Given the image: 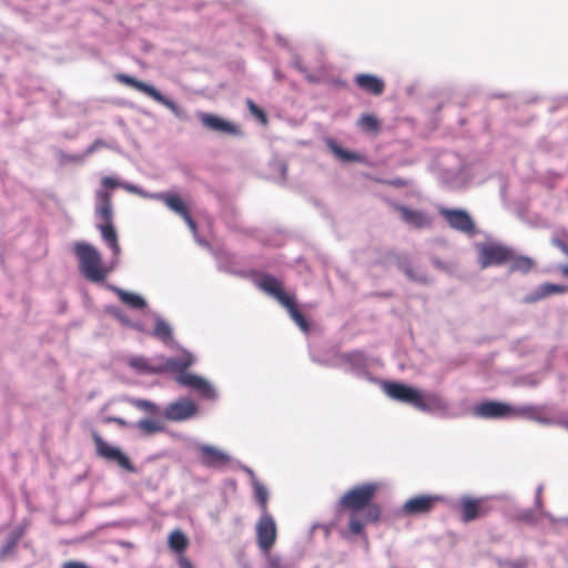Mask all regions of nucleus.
Segmentation results:
<instances>
[{
    "label": "nucleus",
    "instance_id": "f257e3e1",
    "mask_svg": "<svg viewBox=\"0 0 568 568\" xmlns=\"http://www.w3.org/2000/svg\"><path fill=\"white\" fill-rule=\"evenodd\" d=\"M377 485L366 483L347 490L339 499L338 507L349 511L348 528L353 535H362L368 523H377L382 509L377 504L372 503Z\"/></svg>",
    "mask_w": 568,
    "mask_h": 568
},
{
    "label": "nucleus",
    "instance_id": "7ed1b4c3",
    "mask_svg": "<svg viewBox=\"0 0 568 568\" xmlns=\"http://www.w3.org/2000/svg\"><path fill=\"white\" fill-rule=\"evenodd\" d=\"M256 286L276 301L287 310L292 320L305 333L308 332L310 325L304 315L298 310L294 295L287 294L280 280L271 274H262L256 281Z\"/></svg>",
    "mask_w": 568,
    "mask_h": 568
},
{
    "label": "nucleus",
    "instance_id": "423d86ee",
    "mask_svg": "<svg viewBox=\"0 0 568 568\" xmlns=\"http://www.w3.org/2000/svg\"><path fill=\"white\" fill-rule=\"evenodd\" d=\"M458 510L463 523H470L478 518L486 517L491 510L489 497L463 496L459 499Z\"/></svg>",
    "mask_w": 568,
    "mask_h": 568
},
{
    "label": "nucleus",
    "instance_id": "f8f14e48",
    "mask_svg": "<svg viewBox=\"0 0 568 568\" xmlns=\"http://www.w3.org/2000/svg\"><path fill=\"white\" fill-rule=\"evenodd\" d=\"M517 414V408L500 402L487 400L475 407V415L481 418H505Z\"/></svg>",
    "mask_w": 568,
    "mask_h": 568
},
{
    "label": "nucleus",
    "instance_id": "a19ab883",
    "mask_svg": "<svg viewBox=\"0 0 568 568\" xmlns=\"http://www.w3.org/2000/svg\"><path fill=\"white\" fill-rule=\"evenodd\" d=\"M186 225L190 227L191 232L195 235L197 233V225L196 222L192 219L191 214L189 213L184 217H182Z\"/></svg>",
    "mask_w": 568,
    "mask_h": 568
},
{
    "label": "nucleus",
    "instance_id": "cd10ccee",
    "mask_svg": "<svg viewBox=\"0 0 568 568\" xmlns=\"http://www.w3.org/2000/svg\"><path fill=\"white\" fill-rule=\"evenodd\" d=\"M136 427L145 436H151L165 429L162 422L149 418L139 420Z\"/></svg>",
    "mask_w": 568,
    "mask_h": 568
},
{
    "label": "nucleus",
    "instance_id": "7c9ffc66",
    "mask_svg": "<svg viewBox=\"0 0 568 568\" xmlns=\"http://www.w3.org/2000/svg\"><path fill=\"white\" fill-rule=\"evenodd\" d=\"M129 365L140 373H151V374L160 373L159 366L150 365L148 359L144 357H132L129 361Z\"/></svg>",
    "mask_w": 568,
    "mask_h": 568
},
{
    "label": "nucleus",
    "instance_id": "b1692460",
    "mask_svg": "<svg viewBox=\"0 0 568 568\" xmlns=\"http://www.w3.org/2000/svg\"><path fill=\"white\" fill-rule=\"evenodd\" d=\"M102 239L110 246L115 255L120 253V245L118 242V234L112 223H101L99 225Z\"/></svg>",
    "mask_w": 568,
    "mask_h": 568
},
{
    "label": "nucleus",
    "instance_id": "4c0bfd02",
    "mask_svg": "<svg viewBox=\"0 0 568 568\" xmlns=\"http://www.w3.org/2000/svg\"><path fill=\"white\" fill-rule=\"evenodd\" d=\"M53 153L60 166H64L71 162V154L60 148H53Z\"/></svg>",
    "mask_w": 568,
    "mask_h": 568
},
{
    "label": "nucleus",
    "instance_id": "c9c22d12",
    "mask_svg": "<svg viewBox=\"0 0 568 568\" xmlns=\"http://www.w3.org/2000/svg\"><path fill=\"white\" fill-rule=\"evenodd\" d=\"M133 405L136 408L144 410L149 414H156L159 410V407L154 403H152L148 399H135V400H133Z\"/></svg>",
    "mask_w": 568,
    "mask_h": 568
},
{
    "label": "nucleus",
    "instance_id": "a18cd8bd",
    "mask_svg": "<svg viewBox=\"0 0 568 568\" xmlns=\"http://www.w3.org/2000/svg\"><path fill=\"white\" fill-rule=\"evenodd\" d=\"M105 422H108V423H116L120 426H125L126 425V422L123 418H120V417H108L105 419Z\"/></svg>",
    "mask_w": 568,
    "mask_h": 568
},
{
    "label": "nucleus",
    "instance_id": "37998d69",
    "mask_svg": "<svg viewBox=\"0 0 568 568\" xmlns=\"http://www.w3.org/2000/svg\"><path fill=\"white\" fill-rule=\"evenodd\" d=\"M102 185L106 189H114L119 185V183L111 176H105L102 179Z\"/></svg>",
    "mask_w": 568,
    "mask_h": 568
},
{
    "label": "nucleus",
    "instance_id": "aec40b11",
    "mask_svg": "<svg viewBox=\"0 0 568 568\" xmlns=\"http://www.w3.org/2000/svg\"><path fill=\"white\" fill-rule=\"evenodd\" d=\"M567 286L552 284V283H544L541 284L535 292L525 296L524 302L527 304L536 303L547 296L554 294H562L567 292Z\"/></svg>",
    "mask_w": 568,
    "mask_h": 568
},
{
    "label": "nucleus",
    "instance_id": "c85d7f7f",
    "mask_svg": "<svg viewBox=\"0 0 568 568\" xmlns=\"http://www.w3.org/2000/svg\"><path fill=\"white\" fill-rule=\"evenodd\" d=\"M510 263L511 272H521L528 273L534 267V261L528 256H518L513 251V258L508 262Z\"/></svg>",
    "mask_w": 568,
    "mask_h": 568
},
{
    "label": "nucleus",
    "instance_id": "9b49d317",
    "mask_svg": "<svg viewBox=\"0 0 568 568\" xmlns=\"http://www.w3.org/2000/svg\"><path fill=\"white\" fill-rule=\"evenodd\" d=\"M197 118L202 125L210 131L231 136H239L242 134L239 125L216 114L201 112Z\"/></svg>",
    "mask_w": 568,
    "mask_h": 568
},
{
    "label": "nucleus",
    "instance_id": "ddd939ff",
    "mask_svg": "<svg viewBox=\"0 0 568 568\" xmlns=\"http://www.w3.org/2000/svg\"><path fill=\"white\" fill-rule=\"evenodd\" d=\"M442 498L438 496L419 495L409 498L402 507V511L406 516L425 515L433 510Z\"/></svg>",
    "mask_w": 568,
    "mask_h": 568
},
{
    "label": "nucleus",
    "instance_id": "4be33fe9",
    "mask_svg": "<svg viewBox=\"0 0 568 568\" xmlns=\"http://www.w3.org/2000/svg\"><path fill=\"white\" fill-rule=\"evenodd\" d=\"M97 215L102 221V223H112L113 209L110 193L101 192L99 194V206L97 207Z\"/></svg>",
    "mask_w": 568,
    "mask_h": 568
},
{
    "label": "nucleus",
    "instance_id": "9d476101",
    "mask_svg": "<svg viewBox=\"0 0 568 568\" xmlns=\"http://www.w3.org/2000/svg\"><path fill=\"white\" fill-rule=\"evenodd\" d=\"M199 413L196 403L190 397H182L170 403L164 412V417L170 422H184L193 418Z\"/></svg>",
    "mask_w": 568,
    "mask_h": 568
},
{
    "label": "nucleus",
    "instance_id": "6e6552de",
    "mask_svg": "<svg viewBox=\"0 0 568 568\" xmlns=\"http://www.w3.org/2000/svg\"><path fill=\"white\" fill-rule=\"evenodd\" d=\"M439 214L453 230L467 235H474L476 233V224L467 211L440 207Z\"/></svg>",
    "mask_w": 568,
    "mask_h": 568
},
{
    "label": "nucleus",
    "instance_id": "ea45409f",
    "mask_svg": "<svg viewBox=\"0 0 568 568\" xmlns=\"http://www.w3.org/2000/svg\"><path fill=\"white\" fill-rule=\"evenodd\" d=\"M24 532H26L24 526L20 525L18 527H16L14 529H12L11 531H9V535L11 537H13L16 540L20 541V539L23 537Z\"/></svg>",
    "mask_w": 568,
    "mask_h": 568
},
{
    "label": "nucleus",
    "instance_id": "393cba45",
    "mask_svg": "<svg viewBox=\"0 0 568 568\" xmlns=\"http://www.w3.org/2000/svg\"><path fill=\"white\" fill-rule=\"evenodd\" d=\"M168 544L172 551L182 554L189 547V539L182 530L175 529L169 535Z\"/></svg>",
    "mask_w": 568,
    "mask_h": 568
},
{
    "label": "nucleus",
    "instance_id": "f704fd0d",
    "mask_svg": "<svg viewBox=\"0 0 568 568\" xmlns=\"http://www.w3.org/2000/svg\"><path fill=\"white\" fill-rule=\"evenodd\" d=\"M539 414H540L539 408H537L535 406H527V407L517 409V414L515 416H525L527 418L541 422L542 419L540 418Z\"/></svg>",
    "mask_w": 568,
    "mask_h": 568
},
{
    "label": "nucleus",
    "instance_id": "e433bc0d",
    "mask_svg": "<svg viewBox=\"0 0 568 568\" xmlns=\"http://www.w3.org/2000/svg\"><path fill=\"white\" fill-rule=\"evenodd\" d=\"M246 104H247L250 112L256 119H258L263 124H265L267 122L266 113L260 106H257L251 99H248L246 101Z\"/></svg>",
    "mask_w": 568,
    "mask_h": 568
},
{
    "label": "nucleus",
    "instance_id": "de8ad7c7",
    "mask_svg": "<svg viewBox=\"0 0 568 568\" xmlns=\"http://www.w3.org/2000/svg\"><path fill=\"white\" fill-rule=\"evenodd\" d=\"M560 272L562 273L564 276L568 277V265H561Z\"/></svg>",
    "mask_w": 568,
    "mask_h": 568
},
{
    "label": "nucleus",
    "instance_id": "20e7f679",
    "mask_svg": "<svg viewBox=\"0 0 568 568\" xmlns=\"http://www.w3.org/2000/svg\"><path fill=\"white\" fill-rule=\"evenodd\" d=\"M74 248L84 277L95 283L104 281L108 270L102 265L101 256L95 247L87 243H78Z\"/></svg>",
    "mask_w": 568,
    "mask_h": 568
},
{
    "label": "nucleus",
    "instance_id": "bb28decb",
    "mask_svg": "<svg viewBox=\"0 0 568 568\" xmlns=\"http://www.w3.org/2000/svg\"><path fill=\"white\" fill-rule=\"evenodd\" d=\"M253 491L256 503L261 509V514H270L268 511V490L267 488L260 483L258 480H253Z\"/></svg>",
    "mask_w": 568,
    "mask_h": 568
},
{
    "label": "nucleus",
    "instance_id": "58836bf2",
    "mask_svg": "<svg viewBox=\"0 0 568 568\" xmlns=\"http://www.w3.org/2000/svg\"><path fill=\"white\" fill-rule=\"evenodd\" d=\"M374 181L381 184H387L395 187H406L408 185V182L400 178L394 180L374 179Z\"/></svg>",
    "mask_w": 568,
    "mask_h": 568
},
{
    "label": "nucleus",
    "instance_id": "603ef678",
    "mask_svg": "<svg viewBox=\"0 0 568 568\" xmlns=\"http://www.w3.org/2000/svg\"><path fill=\"white\" fill-rule=\"evenodd\" d=\"M65 308H67V303H64V304H63V306H62V312H64V311H65Z\"/></svg>",
    "mask_w": 568,
    "mask_h": 568
},
{
    "label": "nucleus",
    "instance_id": "f3484780",
    "mask_svg": "<svg viewBox=\"0 0 568 568\" xmlns=\"http://www.w3.org/2000/svg\"><path fill=\"white\" fill-rule=\"evenodd\" d=\"M355 84L364 92L381 95L385 90V82L383 79L367 73H359L354 78Z\"/></svg>",
    "mask_w": 568,
    "mask_h": 568
},
{
    "label": "nucleus",
    "instance_id": "2eb2a0df",
    "mask_svg": "<svg viewBox=\"0 0 568 568\" xmlns=\"http://www.w3.org/2000/svg\"><path fill=\"white\" fill-rule=\"evenodd\" d=\"M175 381L182 386L195 389L204 398L213 399L215 397V390L213 387L204 378L197 375L186 372L181 375H175Z\"/></svg>",
    "mask_w": 568,
    "mask_h": 568
},
{
    "label": "nucleus",
    "instance_id": "72a5a7b5",
    "mask_svg": "<svg viewBox=\"0 0 568 568\" xmlns=\"http://www.w3.org/2000/svg\"><path fill=\"white\" fill-rule=\"evenodd\" d=\"M501 568H527L529 560L525 557L517 559H505L499 562Z\"/></svg>",
    "mask_w": 568,
    "mask_h": 568
},
{
    "label": "nucleus",
    "instance_id": "f03ea898",
    "mask_svg": "<svg viewBox=\"0 0 568 568\" xmlns=\"http://www.w3.org/2000/svg\"><path fill=\"white\" fill-rule=\"evenodd\" d=\"M384 390L393 399L410 404L422 412H443L447 409L446 402L436 394H424L408 385L389 382L384 386Z\"/></svg>",
    "mask_w": 568,
    "mask_h": 568
},
{
    "label": "nucleus",
    "instance_id": "1a4fd4ad",
    "mask_svg": "<svg viewBox=\"0 0 568 568\" xmlns=\"http://www.w3.org/2000/svg\"><path fill=\"white\" fill-rule=\"evenodd\" d=\"M277 538L276 523L271 514H261L256 524V540L260 549L268 555Z\"/></svg>",
    "mask_w": 568,
    "mask_h": 568
},
{
    "label": "nucleus",
    "instance_id": "4468645a",
    "mask_svg": "<svg viewBox=\"0 0 568 568\" xmlns=\"http://www.w3.org/2000/svg\"><path fill=\"white\" fill-rule=\"evenodd\" d=\"M197 452L201 464L206 467L221 468L230 463V456L214 446L200 445Z\"/></svg>",
    "mask_w": 568,
    "mask_h": 568
},
{
    "label": "nucleus",
    "instance_id": "a211bd4d",
    "mask_svg": "<svg viewBox=\"0 0 568 568\" xmlns=\"http://www.w3.org/2000/svg\"><path fill=\"white\" fill-rule=\"evenodd\" d=\"M193 364V357L190 354L181 356L169 357L162 365H159L160 373L171 372L176 375L186 373L189 367Z\"/></svg>",
    "mask_w": 568,
    "mask_h": 568
},
{
    "label": "nucleus",
    "instance_id": "473e14b6",
    "mask_svg": "<svg viewBox=\"0 0 568 568\" xmlns=\"http://www.w3.org/2000/svg\"><path fill=\"white\" fill-rule=\"evenodd\" d=\"M19 541L8 534L0 547V561L4 560L9 555H11L16 550Z\"/></svg>",
    "mask_w": 568,
    "mask_h": 568
},
{
    "label": "nucleus",
    "instance_id": "dca6fc26",
    "mask_svg": "<svg viewBox=\"0 0 568 568\" xmlns=\"http://www.w3.org/2000/svg\"><path fill=\"white\" fill-rule=\"evenodd\" d=\"M115 80L120 82L121 84L131 87L148 97L152 98L156 102L165 103V98L152 85L144 83L129 74L125 73H116Z\"/></svg>",
    "mask_w": 568,
    "mask_h": 568
},
{
    "label": "nucleus",
    "instance_id": "c03bdc74",
    "mask_svg": "<svg viewBox=\"0 0 568 568\" xmlns=\"http://www.w3.org/2000/svg\"><path fill=\"white\" fill-rule=\"evenodd\" d=\"M179 568H194L190 559L185 556H181L178 560Z\"/></svg>",
    "mask_w": 568,
    "mask_h": 568
},
{
    "label": "nucleus",
    "instance_id": "6ab92c4d",
    "mask_svg": "<svg viewBox=\"0 0 568 568\" xmlns=\"http://www.w3.org/2000/svg\"><path fill=\"white\" fill-rule=\"evenodd\" d=\"M397 211L407 224L416 229L428 227L432 224V220L422 211L412 210L404 205H398Z\"/></svg>",
    "mask_w": 568,
    "mask_h": 568
},
{
    "label": "nucleus",
    "instance_id": "0eeeda50",
    "mask_svg": "<svg viewBox=\"0 0 568 568\" xmlns=\"http://www.w3.org/2000/svg\"><path fill=\"white\" fill-rule=\"evenodd\" d=\"M97 455L106 462L115 463L120 468L134 473L135 468L130 458L118 447L110 445L99 434H93Z\"/></svg>",
    "mask_w": 568,
    "mask_h": 568
},
{
    "label": "nucleus",
    "instance_id": "3c124183",
    "mask_svg": "<svg viewBox=\"0 0 568 568\" xmlns=\"http://www.w3.org/2000/svg\"><path fill=\"white\" fill-rule=\"evenodd\" d=\"M306 79H307L310 82H316L315 78H314L313 75H311V74H308V75L306 77Z\"/></svg>",
    "mask_w": 568,
    "mask_h": 568
},
{
    "label": "nucleus",
    "instance_id": "a878e982",
    "mask_svg": "<svg viewBox=\"0 0 568 568\" xmlns=\"http://www.w3.org/2000/svg\"><path fill=\"white\" fill-rule=\"evenodd\" d=\"M357 125L365 133L378 134L381 131L379 120L371 113H364L359 116Z\"/></svg>",
    "mask_w": 568,
    "mask_h": 568
},
{
    "label": "nucleus",
    "instance_id": "8fccbe9b",
    "mask_svg": "<svg viewBox=\"0 0 568 568\" xmlns=\"http://www.w3.org/2000/svg\"><path fill=\"white\" fill-rule=\"evenodd\" d=\"M61 568H71V559L70 560H67L62 564V567Z\"/></svg>",
    "mask_w": 568,
    "mask_h": 568
},
{
    "label": "nucleus",
    "instance_id": "412c9836",
    "mask_svg": "<svg viewBox=\"0 0 568 568\" xmlns=\"http://www.w3.org/2000/svg\"><path fill=\"white\" fill-rule=\"evenodd\" d=\"M156 199L163 202L171 211L184 217L190 213V210L184 200L174 192H165L156 195Z\"/></svg>",
    "mask_w": 568,
    "mask_h": 568
},
{
    "label": "nucleus",
    "instance_id": "c756f323",
    "mask_svg": "<svg viewBox=\"0 0 568 568\" xmlns=\"http://www.w3.org/2000/svg\"><path fill=\"white\" fill-rule=\"evenodd\" d=\"M118 295H119V298L121 300V302H123L124 304H126L128 306H130L134 310H142L146 305L144 298L141 297L140 295H136V294H133L130 292H125L123 290H119Z\"/></svg>",
    "mask_w": 568,
    "mask_h": 568
},
{
    "label": "nucleus",
    "instance_id": "2f4dec72",
    "mask_svg": "<svg viewBox=\"0 0 568 568\" xmlns=\"http://www.w3.org/2000/svg\"><path fill=\"white\" fill-rule=\"evenodd\" d=\"M154 335L163 342H169L172 338V329L164 321H156L154 325Z\"/></svg>",
    "mask_w": 568,
    "mask_h": 568
},
{
    "label": "nucleus",
    "instance_id": "5701e85b",
    "mask_svg": "<svg viewBox=\"0 0 568 568\" xmlns=\"http://www.w3.org/2000/svg\"><path fill=\"white\" fill-rule=\"evenodd\" d=\"M326 145L329 149V151L343 162H359L362 160V156L359 154L348 150H344L333 139H327Z\"/></svg>",
    "mask_w": 568,
    "mask_h": 568
},
{
    "label": "nucleus",
    "instance_id": "49530a36",
    "mask_svg": "<svg viewBox=\"0 0 568 568\" xmlns=\"http://www.w3.org/2000/svg\"><path fill=\"white\" fill-rule=\"evenodd\" d=\"M557 245L565 254L568 255V245L566 243L558 241Z\"/></svg>",
    "mask_w": 568,
    "mask_h": 568
},
{
    "label": "nucleus",
    "instance_id": "79ce46f5",
    "mask_svg": "<svg viewBox=\"0 0 568 568\" xmlns=\"http://www.w3.org/2000/svg\"><path fill=\"white\" fill-rule=\"evenodd\" d=\"M267 567L266 568H282L281 560L276 556L267 555Z\"/></svg>",
    "mask_w": 568,
    "mask_h": 568
},
{
    "label": "nucleus",
    "instance_id": "09e8293b",
    "mask_svg": "<svg viewBox=\"0 0 568 568\" xmlns=\"http://www.w3.org/2000/svg\"><path fill=\"white\" fill-rule=\"evenodd\" d=\"M73 568H89L88 566H85L84 564L82 562H74L73 561Z\"/></svg>",
    "mask_w": 568,
    "mask_h": 568
},
{
    "label": "nucleus",
    "instance_id": "39448f33",
    "mask_svg": "<svg viewBox=\"0 0 568 568\" xmlns=\"http://www.w3.org/2000/svg\"><path fill=\"white\" fill-rule=\"evenodd\" d=\"M477 247L480 268L504 265L513 258V250L499 243H481Z\"/></svg>",
    "mask_w": 568,
    "mask_h": 568
}]
</instances>
